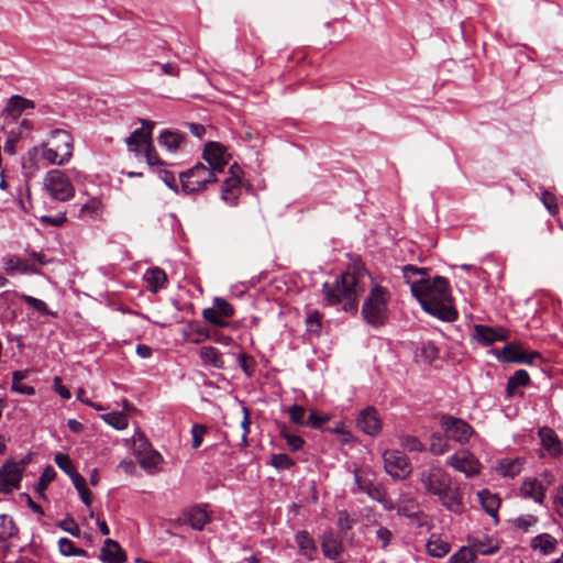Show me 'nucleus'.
Wrapping results in <instances>:
<instances>
[{
  "label": "nucleus",
  "instance_id": "nucleus-38",
  "mask_svg": "<svg viewBox=\"0 0 563 563\" xmlns=\"http://www.w3.org/2000/svg\"><path fill=\"white\" fill-rule=\"evenodd\" d=\"M59 552L65 556H88L86 550L76 548L74 542L67 538H62L58 541Z\"/></svg>",
  "mask_w": 563,
  "mask_h": 563
},
{
  "label": "nucleus",
  "instance_id": "nucleus-26",
  "mask_svg": "<svg viewBox=\"0 0 563 563\" xmlns=\"http://www.w3.org/2000/svg\"><path fill=\"white\" fill-rule=\"evenodd\" d=\"M525 460L520 457L516 459H501L498 461L496 471L504 477H511L519 475L522 472Z\"/></svg>",
  "mask_w": 563,
  "mask_h": 563
},
{
  "label": "nucleus",
  "instance_id": "nucleus-14",
  "mask_svg": "<svg viewBox=\"0 0 563 563\" xmlns=\"http://www.w3.org/2000/svg\"><path fill=\"white\" fill-rule=\"evenodd\" d=\"M153 126V122H143V126L135 129L126 139V145L135 156H141L146 145L152 143L151 136Z\"/></svg>",
  "mask_w": 563,
  "mask_h": 563
},
{
  "label": "nucleus",
  "instance_id": "nucleus-24",
  "mask_svg": "<svg viewBox=\"0 0 563 563\" xmlns=\"http://www.w3.org/2000/svg\"><path fill=\"white\" fill-rule=\"evenodd\" d=\"M539 437L541 439L543 448L548 451L550 455L559 456L562 454V444L552 429L541 428L539 430Z\"/></svg>",
  "mask_w": 563,
  "mask_h": 563
},
{
  "label": "nucleus",
  "instance_id": "nucleus-34",
  "mask_svg": "<svg viewBox=\"0 0 563 563\" xmlns=\"http://www.w3.org/2000/svg\"><path fill=\"white\" fill-rule=\"evenodd\" d=\"M530 383V376L526 369H518L507 382V394L514 396L517 388L527 386Z\"/></svg>",
  "mask_w": 563,
  "mask_h": 563
},
{
  "label": "nucleus",
  "instance_id": "nucleus-21",
  "mask_svg": "<svg viewBox=\"0 0 563 563\" xmlns=\"http://www.w3.org/2000/svg\"><path fill=\"white\" fill-rule=\"evenodd\" d=\"M34 101L21 97L19 95H14L8 99L7 104L2 111V115L8 119H16L22 114V112L26 109H34Z\"/></svg>",
  "mask_w": 563,
  "mask_h": 563
},
{
  "label": "nucleus",
  "instance_id": "nucleus-23",
  "mask_svg": "<svg viewBox=\"0 0 563 563\" xmlns=\"http://www.w3.org/2000/svg\"><path fill=\"white\" fill-rule=\"evenodd\" d=\"M100 559L106 563H123L126 554L117 541L107 539L101 549Z\"/></svg>",
  "mask_w": 563,
  "mask_h": 563
},
{
  "label": "nucleus",
  "instance_id": "nucleus-47",
  "mask_svg": "<svg viewBox=\"0 0 563 563\" xmlns=\"http://www.w3.org/2000/svg\"><path fill=\"white\" fill-rule=\"evenodd\" d=\"M238 363H239V366L241 367V369L244 372V374L247 377L253 376L255 366H256V362L252 356H250L245 353H240L238 355Z\"/></svg>",
  "mask_w": 563,
  "mask_h": 563
},
{
  "label": "nucleus",
  "instance_id": "nucleus-12",
  "mask_svg": "<svg viewBox=\"0 0 563 563\" xmlns=\"http://www.w3.org/2000/svg\"><path fill=\"white\" fill-rule=\"evenodd\" d=\"M202 156L208 163V167L216 172V175L223 173L231 157L227 148L218 142H208L205 145Z\"/></svg>",
  "mask_w": 563,
  "mask_h": 563
},
{
  "label": "nucleus",
  "instance_id": "nucleus-25",
  "mask_svg": "<svg viewBox=\"0 0 563 563\" xmlns=\"http://www.w3.org/2000/svg\"><path fill=\"white\" fill-rule=\"evenodd\" d=\"M295 541L301 555L306 556L310 561L316 558L318 549L313 538L309 534L308 531H298L295 536Z\"/></svg>",
  "mask_w": 563,
  "mask_h": 563
},
{
  "label": "nucleus",
  "instance_id": "nucleus-4",
  "mask_svg": "<svg viewBox=\"0 0 563 563\" xmlns=\"http://www.w3.org/2000/svg\"><path fill=\"white\" fill-rule=\"evenodd\" d=\"M40 150L42 158L48 164L62 166L73 156L74 139L68 131L55 129L49 132L47 141L41 144Z\"/></svg>",
  "mask_w": 563,
  "mask_h": 563
},
{
  "label": "nucleus",
  "instance_id": "nucleus-18",
  "mask_svg": "<svg viewBox=\"0 0 563 563\" xmlns=\"http://www.w3.org/2000/svg\"><path fill=\"white\" fill-rule=\"evenodd\" d=\"M321 550L329 560H335L344 550L341 537L333 531H325L321 537Z\"/></svg>",
  "mask_w": 563,
  "mask_h": 563
},
{
  "label": "nucleus",
  "instance_id": "nucleus-37",
  "mask_svg": "<svg viewBox=\"0 0 563 563\" xmlns=\"http://www.w3.org/2000/svg\"><path fill=\"white\" fill-rule=\"evenodd\" d=\"M26 377V372L15 371L12 374V390L22 395L32 396L35 389L32 386L22 384V379Z\"/></svg>",
  "mask_w": 563,
  "mask_h": 563
},
{
  "label": "nucleus",
  "instance_id": "nucleus-15",
  "mask_svg": "<svg viewBox=\"0 0 563 563\" xmlns=\"http://www.w3.org/2000/svg\"><path fill=\"white\" fill-rule=\"evenodd\" d=\"M357 428L368 435H376L382 430V421L380 418L373 407H367L362 410L356 420Z\"/></svg>",
  "mask_w": 563,
  "mask_h": 563
},
{
  "label": "nucleus",
  "instance_id": "nucleus-9",
  "mask_svg": "<svg viewBox=\"0 0 563 563\" xmlns=\"http://www.w3.org/2000/svg\"><path fill=\"white\" fill-rule=\"evenodd\" d=\"M384 468L395 479H404L411 474L412 466L407 455L398 450L383 453Z\"/></svg>",
  "mask_w": 563,
  "mask_h": 563
},
{
  "label": "nucleus",
  "instance_id": "nucleus-64",
  "mask_svg": "<svg viewBox=\"0 0 563 563\" xmlns=\"http://www.w3.org/2000/svg\"><path fill=\"white\" fill-rule=\"evenodd\" d=\"M54 388L55 391L63 398V399H69L71 397L69 389L62 385V380L59 377L54 378Z\"/></svg>",
  "mask_w": 563,
  "mask_h": 563
},
{
  "label": "nucleus",
  "instance_id": "nucleus-61",
  "mask_svg": "<svg viewBox=\"0 0 563 563\" xmlns=\"http://www.w3.org/2000/svg\"><path fill=\"white\" fill-rule=\"evenodd\" d=\"M67 220L66 214L64 212H60L56 216H43L41 217V221L46 224H51L54 227H59L63 223H65Z\"/></svg>",
  "mask_w": 563,
  "mask_h": 563
},
{
  "label": "nucleus",
  "instance_id": "nucleus-3",
  "mask_svg": "<svg viewBox=\"0 0 563 563\" xmlns=\"http://www.w3.org/2000/svg\"><path fill=\"white\" fill-rule=\"evenodd\" d=\"M420 484L426 494L438 498L449 511L461 514L463 510V493L451 475L439 466H431L420 473Z\"/></svg>",
  "mask_w": 563,
  "mask_h": 563
},
{
  "label": "nucleus",
  "instance_id": "nucleus-27",
  "mask_svg": "<svg viewBox=\"0 0 563 563\" xmlns=\"http://www.w3.org/2000/svg\"><path fill=\"white\" fill-rule=\"evenodd\" d=\"M143 278L147 284V289L154 294L157 292L159 289L164 288L165 284L167 283V275L159 267L146 269Z\"/></svg>",
  "mask_w": 563,
  "mask_h": 563
},
{
  "label": "nucleus",
  "instance_id": "nucleus-51",
  "mask_svg": "<svg viewBox=\"0 0 563 563\" xmlns=\"http://www.w3.org/2000/svg\"><path fill=\"white\" fill-rule=\"evenodd\" d=\"M289 419L297 426H306V410L302 406L297 404L288 408Z\"/></svg>",
  "mask_w": 563,
  "mask_h": 563
},
{
  "label": "nucleus",
  "instance_id": "nucleus-19",
  "mask_svg": "<svg viewBox=\"0 0 563 563\" xmlns=\"http://www.w3.org/2000/svg\"><path fill=\"white\" fill-rule=\"evenodd\" d=\"M474 339L481 344L488 346L496 341H503L506 339V331L501 328L494 329L484 324L474 325Z\"/></svg>",
  "mask_w": 563,
  "mask_h": 563
},
{
  "label": "nucleus",
  "instance_id": "nucleus-62",
  "mask_svg": "<svg viewBox=\"0 0 563 563\" xmlns=\"http://www.w3.org/2000/svg\"><path fill=\"white\" fill-rule=\"evenodd\" d=\"M241 426H242V429H243V433H242V437H241V443L240 445L241 446H246L249 444L247 442V435L250 433V417H249V411L246 408H244V418L241 422Z\"/></svg>",
  "mask_w": 563,
  "mask_h": 563
},
{
  "label": "nucleus",
  "instance_id": "nucleus-20",
  "mask_svg": "<svg viewBox=\"0 0 563 563\" xmlns=\"http://www.w3.org/2000/svg\"><path fill=\"white\" fill-rule=\"evenodd\" d=\"M520 494L523 498L532 499L541 505L545 497V487L538 478L527 477L520 486Z\"/></svg>",
  "mask_w": 563,
  "mask_h": 563
},
{
  "label": "nucleus",
  "instance_id": "nucleus-39",
  "mask_svg": "<svg viewBox=\"0 0 563 563\" xmlns=\"http://www.w3.org/2000/svg\"><path fill=\"white\" fill-rule=\"evenodd\" d=\"M101 419L117 430H123L128 427V418L123 412L113 411L104 413L101 416Z\"/></svg>",
  "mask_w": 563,
  "mask_h": 563
},
{
  "label": "nucleus",
  "instance_id": "nucleus-28",
  "mask_svg": "<svg viewBox=\"0 0 563 563\" xmlns=\"http://www.w3.org/2000/svg\"><path fill=\"white\" fill-rule=\"evenodd\" d=\"M241 179L239 176L229 177L223 181L221 198L231 206H235L240 191Z\"/></svg>",
  "mask_w": 563,
  "mask_h": 563
},
{
  "label": "nucleus",
  "instance_id": "nucleus-56",
  "mask_svg": "<svg viewBox=\"0 0 563 563\" xmlns=\"http://www.w3.org/2000/svg\"><path fill=\"white\" fill-rule=\"evenodd\" d=\"M62 530L65 532L74 536L79 537L80 536V529L76 521L71 517H67L64 520L59 521L57 525Z\"/></svg>",
  "mask_w": 563,
  "mask_h": 563
},
{
  "label": "nucleus",
  "instance_id": "nucleus-29",
  "mask_svg": "<svg viewBox=\"0 0 563 563\" xmlns=\"http://www.w3.org/2000/svg\"><path fill=\"white\" fill-rule=\"evenodd\" d=\"M558 541L549 533H541L531 540V548L534 551H540L542 554L548 555L555 551Z\"/></svg>",
  "mask_w": 563,
  "mask_h": 563
},
{
  "label": "nucleus",
  "instance_id": "nucleus-42",
  "mask_svg": "<svg viewBox=\"0 0 563 563\" xmlns=\"http://www.w3.org/2000/svg\"><path fill=\"white\" fill-rule=\"evenodd\" d=\"M212 307L218 313H220V316L223 319L232 318L235 312L233 306L228 300H225L221 297H216L213 299Z\"/></svg>",
  "mask_w": 563,
  "mask_h": 563
},
{
  "label": "nucleus",
  "instance_id": "nucleus-16",
  "mask_svg": "<svg viewBox=\"0 0 563 563\" xmlns=\"http://www.w3.org/2000/svg\"><path fill=\"white\" fill-rule=\"evenodd\" d=\"M211 520V516L208 511L200 507L194 506L188 509H185L181 512V516L178 518V521L185 525H189L194 530L201 531Z\"/></svg>",
  "mask_w": 563,
  "mask_h": 563
},
{
  "label": "nucleus",
  "instance_id": "nucleus-35",
  "mask_svg": "<svg viewBox=\"0 0 563 563\" xmlns=\"http://www.w3.org/2000/svg\"><path fill=\"white\" fill-rule=\"evenodd\" d=\"M19 529L14 520L8 515H0V542L15 537Z\"/></svg>",
  "mask_w": 563,
  "mask_h": 563
},
{
  "label": "nucleus",
  "instance_id": "nucleus-58",
  "mask_svg": "<svg viewBox=\"0 0 563 563\" xmlns=\"http://www.w3.org/2000/svg\"><path fill=\"white\" fill-rule=\"evenodd\" d=\"M512 522L516 528L527 531L538 522V518L533 515H526L514 519Z\"/></svg>",
  "mask_w": 563,
  "mask_h": 563
},
{
  "label": "nucleus",
  "instance_id": "nucleus-41",
  "mask_svg": "<svg viewBox=\"0 0 563 563\" xmlns=\"http://www.w3.org/2000/svg\"><path fill=\"white\" fill-rule=\"evenodd\" d=\"M20 299L44 316L56 317V313L51 311L47 305L38 298L22 294L20 295Z\"/></svg>",
  "mask_w": 563,
  "mask_h": 563
},
{
  "label": "nucleus",
  "instance_id": "nucleus-5",
  "mask_svg": "<svg viewBox=\"0 0 563 563\" xmlns=\"http://www.w3.org/2000/svg\"><path fill=\"white\" fill-rule=\"evenodd\" d=\"M390 291L379 285H374L362 306V316L372 327L378 328L385 324L388 318V303Z\"/></svg>",
  "mask_w": 563,
  "mask_h": 563
},
{
  "label": "nucleus",
  "instance_id": "nucleus-17",
  "mask_svg": "<svg viewBox=\"0 0 563 563\" xmlns=\"http://www.w3.org/2000/svg\"><path fill=\"white\" fill-rule=\"evenodd\" d=\"M354 482L360 492L366 493L372 499L378 503H385V490L379 485L374 484L368 476L355 470Z\"/></svg>",
  "mask_w": 563,
  "mask_h": 563
},
{
  "label": "nucleus",
  "instance_id": "nucleus-48",
  "mask_svg": "<svg viewBox=\"0 0 563 563\" xmlns=\"http://www.w3.org/2000/svg\"><path fill=\"white\" fill-rule=\"evenodd\" d=\"M271 465L277 470H289L295 465V461L287 454L278 453L272 455Z\"/></svg>",
  "mask_w": 563,
  "mask_h": 563
},
{
  "label": "nucleus",
  "instance_id": "nucleus-52",
  "mask_svg": "<svg viewBox=\"0 0 563 563\" xmlns=\"http://www.w3.org/2000/svg\"><path fill=\"white\" fill-rule=\"evenodd\" d=\"M449 451V443L440 435L433 434L431 437L430 452L433 455H442Z\"/></svg>",
  "mask_w": 563,
  "mask_h": 563
},
{
  "label": "nucleus",
  "instance_id": "nucleus-32",
  "mask_svg": "<svg viewBox=\"0 0 563 563\" xmlns=\"http://www.w3.org/2000/svg\"><path fill=\"white\" fill-rule=\"evenodd\" d=\"M3 268L8 274L20 273H37V269L32 268L27 263L16 256H7L3 258Z\"/></svg>",
  "mask_w": 563,
  "mask_h": 563
},
{
  "label": "nucleus",
  "instance_id": "nucleus-36",
  "mask_svg": "<svg viewBox=\"0 0 563 563\" xmlns=\"http://www.w3.org/2000/svg\"><path fill=\"white\" fill-rule=\"evenodd\" d=\"M183 135L168 130L163 131L158 136V144L168 151H176L183 142Z\"/></svg>",
  "mask_w": 563,
  "mask_h": 563
},
{
  "label": "nucleus",
  "instance_id": "nucleus-63",
  "mask_svg": "<svg viewBox=\"0 0 563 563\" xmlns=\"http://www.w3.org/2000/svg\"><path fill=\"white\" fill-rule=\"evenodd\" d=\"M159 177L168 188L177 191L176 178L172 172L162 169Z\"/></svg>",
  "mask_w": 563,
  "mask_h": 563
},
{
  "label": "nucleus",
  "instance_id": "nucleus-10",
  "mask_svg": "<svg viewBox=\"0 0 563 563\" xmlns=\"http://www.w3.org/2000/svg\"><path fill=\"white\" fill-rule=\"evenodd\" d=\"M440 423L448 439L462 444L466 443L473 433L472 427L466 421L452 416H443Z\"/></svg>",
  "mask_w": 563,
  "mask_h": 563
},
{
  "label": "nucleus",
  "instance_id": "nucleus-53",
  "mask_svg": "<svg viewBox=\"0 0 563 563\" xmlns=\"http://www.w3.org/2000/svg\"><path fill=\"white\" fill-rule=\"evenodd\" d=\"M155 65L159 66L162 73L166 76L177 78L180 75V68H179L178 64H176L174 62L159 63L157 60H153L151 63V66H155Z\"/></svg>",
  "mask_w": 563,
  "mask_h": 563
},
{
  "label": "nucleus",
  "instance_id": "nucleus-55",
  "mask_svg": "<svg viewBox=\"0 0 563 563\" xmlns=\"http://www.w3.org/2000/svg\"><path fill=\"white\" fill-rule=\"evenodd\" d=\"M541 201L550 214L555 216L559 212L556 197L552 192L543 191L541 194Z\"/></svg>",
  "mask_w": 563,
  "mask_h": 563
},
{
  "label": "nucleus",
  "instance_id": "nucleus-31",
  "mask_svg": "<svg viewBox=\"0 0 563 563\" xmlns=\"http://www.w3.org/2000/svg\"><path fill=\"white\" fill-rule=\"evenodd\" d=\"M200 357L205 364L211 365L214 368L221 369L224 367V361L221 352L211 345L202 346L200 349Z\"/></svg>",
  "mask_w": 563,
  "mask_h": 563
},
{
  "label": "nucleus",
  "instance_id": "nucleus-49",
  "mask_svg": "<svg viewBox=\"0 0 563 563\" xmlns=\"http://www.w3.org/2000/svg\"><path fill=\"white\" fill-rule=\"evenodd\" d=\"M54 461L56 465L68 476H70V474H74V472L77 471L70 457L65 453H57L54 457Z\"/></svg>",
  "mask_w": 563,
  "mask_h": 563
},
{
  "label": "nucleus",
  "instance_id": "nucleus-30",
  "mask_svg": "<svg viewBox=\"0 0 563 563\" xmlns=\"http://www.w3.org/2000/svg\"><path fill=\"white\" fill-rule=\"evenodd\" d=\"M470 549L475 553L476 556L477 554L492 555L498 552L499 544L498 541L489 538L474 539L470 544Z\"/></svg>",
  "mask_w": 563,
  "mask_h": 563
},
{
  "label": "nucleus",
  "instance_id": "nucleus-57",
  "mask_svg": "<svg viewBox=\"0 0 563 563\" xmlns=\"http://www.w3.org/2000/svg\"><path fill=\"white\" fill-rule=\"evenodd\" d=\"M329 420L328 416H321L317 410H311L308 419H306V426L313 429L321 428Z\"/></svg>",
  "mask_w": 563,
  "mask_h": 563
},
{
  "label": "nucleus",
  "instance_id": "nucleus-7",
  "mask_svg": "<svg viewBox=\"0 0 563 563\" xmlns=\"http://www.w3.org/2000/svg\"><path fill=\"white\" fill-rule=\"evenodd\" d=\"M44 185L51 197L55 200L67 201L74 197L75 189L62 170L54 169L48 172Z\"/></svg>",
  "mask_w": 563,
  "mask_h": 563
},
{
  "label": "nucleus",
  "instance_id": "nucleus-11",
  "mask_svg": "<svg viewBox=\"0 0 563 563\" xmlns=\"http://www.w3.org/2000/svg\"><path fill=\"white\" fill-rule=\"evenodd\" d=\"M446 464L463 473L466 477L477 475L482 467L476 456L467 450L457 451L448 459Z\"/></svg>",
  "mask_w": 563,
  "mask_h": 563
},
{
  "label": "nucleus",
  "instance_id": "nucleus-43",
  "mask_svg": "<svg viewBox=\"0 0 563 563\" xmlns=\"http://www.w3.org/2000/svg\"><path fill=\"white\" fill-rule=\"evenodd\" d=\"M322 314L318 310H310L306 319L307 330L310 333L319 334L322 328Z\"/></svg>",
  "mask_w": 563,
  "mask_h": 563
},
{
  "label": "nucleus",
  "instance_id": "nucleus-33",
  "mask_svg": "<svg viewBox=\"0 0 563 563\" xmlns=\"http://www.w3.org/2000/svg\"><path fill=\"white\" fill-rule=\"evenodd\" d=\"M426 547H427L428 553L434 558L445 556L450 552V549H451V545L449 542L443 541L442 539H440L439 537H435L434 534H432L430 540L427 542Z\"/></svg>",
  "mask_w": 563,
  "mask_h": 563
},
{
  "label": "nucleus",
  "instance_id": "nucleus-46",
  "mask_svg": "<svg viewBox=\"0 0 563 563\" xmlns=\"http://www.w3.org/2000/svg\"><path fill=\"white\" fill-rule=\"evenodd\" d=\"M400 445L409 452H422L424 450L423 443L415 435H402Z\"/></svg>",
  "mask_w": 563,
  "mask_h": 563
},
{
  "label": "nucleus",
  "instance_id": "nucleus-1",
  "mask_svg": "<svg viewBox=\"0 0 563 563\" xmlns=\"http://www.w3.org/2000/svg\"><path fill=\"white\" fill-rule=\"evenodd\" d=\"M404 277L410 284L413 297L420 302L422 309L444 322H454L459 312L453 305L450 283L445 277H427L426 268L406 265L402 268Z\"/></svg>",
  "mask_w": 563,
  "mask_h": 563
},
{
  "label": "nucleus",
  "instance_id": "nucleus-22",
  "mask_svg": "<svg viewBox=\"0 0 563 563\" xmlns=\"http://www.w3.org/2000/svg\"><path fill=\"white\" fill-rule=\"evenodd\" d=\"M477 496L485 512L489 515L494 519V523L497 525L499 522L498 509L501 505L500 497L488 489L478 492Z\"/></svg>",
  "mask_w": 563,
  "mask_h": 563
},
{
  "label": "nucleus",
  "instance_id": "nucleus-54",
  "mask_svg": "<svg viewBox=\"0 0 563 563\" xmlns=\"http://www.w3.org/2000/svg\"><path fill=\"white\" fill-rule=\"evenodd\" d=\"M141 156L145 157L147 165L151 167L164 165L152 143L146 145V148L142 152Z\"/></svg>",
  "mask_w": 563,
  "mask_h": 563
},
{
  "label": "nucleus",
  "instance_id": "nucleus-2",
  "mask_svg": "<svg viewBox=\"0 0 563 563\" xmlns=\"http://www.w3.org/2000/svg\"><path fill=\"white\" fill-rule=\"evenodd\" d=\"M366 274L364 269L356 268L353 272L347 271L335 278L333 283H324L322 292L324 300L329 306L343 303L346 312H356L358 306V296L365 291Z\"/></svg>",
  "mask_w": 563,
  "mask_h": 563
},
{
  "label": "nucleus",
  "instance_id": "nucleus-59",
  "mask_svg": "<svg viewBox=\"0 0 563 563\" xmlns=\"http://www.w3.org/2000/svg\"><path fill=\"white\" fill-rule=\"evenodd\" d=\"M207 432V428L202 424H194L191 427V434H192V443L191 446L194 449H198L203 440V435Z\"/></svg>",
  "mask_w": 563,
  "mask_h": 563
},
{
  "label": "nucleus",
  "instance_id": "nucleus-44",
  "mask_svg": "<svg viewBox=\"0 0 563 563\" xmlns=\"http://www.w3.org/2000/svg\"><path fill=\"white\" fill-rule=\"evenodd\" d=\"M55 470L52 466H47L38 478V482L35 487L36 493L42 495L49 485V483L55 478Z\"/></svg>",
  "mask_w": 563,
  "mask_h": 563
},
{
  "label": "nucleus",
  "instance_id": "nucleus-50",
  "mask_svg": "<svg viewBox=\"0 0 563 563\" xmlns=\"http://www.w3.org/2000/svg\"><path fill=\"white\" fill-rule=\"evenodd\" d=\"M202 317L205 318L206 321H208L209 323H211V324H213L216 327L223 328V327H227L229 324V322L225 321V319H223L220 316V313H218L213 309V307L203 309Z\"/></svg>",
  "mask_w": 563,
  "mask_h": 563
},
{
  "label": "nucleus",
  "instance_id": "nucleus-6",
  "mask_svg": "<svg viewBox=\"0 0 563 563\" xmlns=\"http://www.w3.org/2000/svg\"><path fill=\"white\" fill-rule=\"evenodd\" d=\"M179 179L186 195L201 192L209 184L218 180L216 172L202 163H197L194 167L180 173Z\"/></svg>",
  "mask_w": 563,
  "mask_h": 563
},
{
  "label": "nucleus",
  "instance_id": "nucleus-40",
  "mask_svg": "<svg viewBox=\"0 0 563 563\" xmlns=\"http://www.w3.org/2000/svg\"><path fill=\"white\" fill-rule=\"evenodd\" d=\"M280 437L286 440L289 449L292 452H297L302 449L305 440L297 434L291 433L286 426H283L279 430Z\"/></svg>",
  "mask_w": 563,
  "mask_h": 563
},
{
  "label": "nucleus",
  "instance_id": "nucleus-13",
  "mask_svg": "<svg viewBox=\"0 0 563 563\" xmlns=\"http://www.w3.org/2000/svg\"><path fill=\"white\" fill-rule=\"evenodd\" d=\"M497 357L510 363L532 364L536 360L541 358V355L537 351L528 354L520 344L509 343L498 351Z\"/></svg>",
  "mask_w": 563,
  "mask_h": 563
},
{
  "label": "nucleus",
  "instance_id": "nucleus-60",
  "mask_svg": "<svg viewBox=\"0 0 563 563\" xmlns=\"http://www.w3.org/2000/svg\"><path fill=\"white\" fill-rule=\"evenodd\" d=\"M375 533L377 540L382 543V548L386 549L390 544L393 538L391 531L386 527L379 526Z\"/></svg>",
  "mask_w": 563,
  "mask_h": 563
},
{
  "label": "nucleus",
  "instance_id": "nucleus-8",
  "mask_svg": "<svg viewBox=\"0 0 563 563\" xmlns=\"http://www.w3.org/2000/svg\"><path fill=\"white\" fill-rule=\"evenodd\" d=\"M27 461H7L0 467V493L10 494L20 488L22 475Z\"/></svg>",
  "mask_w": 563,
  "mask_h": 563
},
{
  "label": "nucleus",
  "instance_id": "nucleus-45",
  "mask_svg": "<svg viewBox=\"0 0 563 563\" xmlns=\"http://www.w3.org/2000/svg\"><path fill=\"white\" fill-rule=\"evenodd\" d=\"M476 560L475 553L470 548H461L449 560V563H474Z\"/></svg>",
  "mask_w": 563,
  "mask_h": 563
}]
</instances>
